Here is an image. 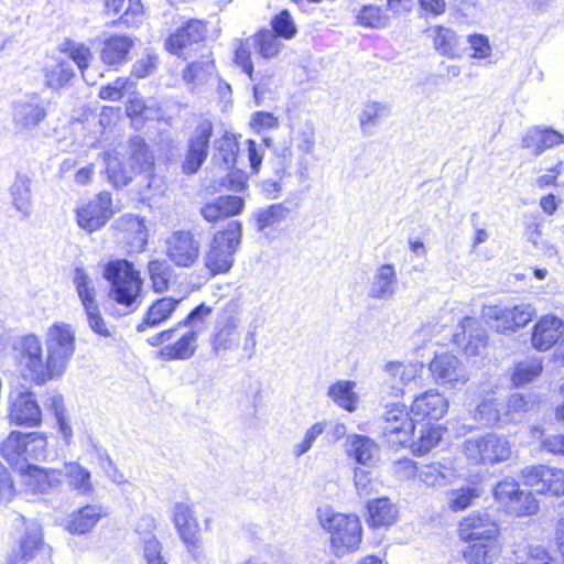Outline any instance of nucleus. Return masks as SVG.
<instances>
[{
    "instance_id": "f257e3e1",
    "label": "nucleus",
    "mask_w": 564,
    "mask_h": 564,
    "mask_svg": "<svg viewBox=\"0 0 564 564\" xmlns=\"http://www.w3.org/2000/svg\"><path fill=\"white\" fill-rule=\"evenodd\" d=\"M105 279L110 283V297L126 307L124 314L135 312L143 301V281L134 265L123 259L113 260L105 265Z\"/></svg>"
},
{
    "instance_id": "f03ea898",
    "label": "nucleus",
    "mask_w": 564,
    "mask_h": 564,
    "mask_svg": "<svg viewBox=\"0 0 564 564\" xmlns=\"http://www.w3.org/2000/svg\"><path fill=\"white\" fill-rule=\"evenodd\" d=\"M317 512L322 528L330 534V547L337 557L359 547L362 528L356 514H344L329 508L318 509Z\"/></svg>"
},
{
    "instance_id": "7ed1b4c3",
    "label": "nucleus",
    "mask_w": 564,
    "mask_h": 564,
    "mask_svg": "<svg viewBox=\"0 0 564 564\" xmlns=\"http://www.w3.org/2000/svg\"><path fill=\"white\" fill-rule=\"evenodd\" d=\"M242 236L241 224L230 220L223 230H218L204 256V264L210 276L230 271L235 262Z\"/></svg>"
},
{
    "instance_id": "20e7f679",
    "label": "nucleus",
    "mask_w": 564,
    "mask_h": 564,
    "mask_svg": "<svg viewBox=\"0 0 564 564\" xmlns=\"http://www.w3.org/2000/svg\"><path fill=\"white\" fill-rule=\"evenodd\" d=\"M104 160L109 180L118 187L126 186L137 173H150L154 165V155L140 137H134L129 141V167L122 166L117 156L108 153H105Z\"/></svg>"
},
{
    "instance_id": "39448f33",
    "label": "nucleus",
    "mask_w": 564,
    "mask_h": 564,
    "mask_svg": "<svg viewBox=\"0 0 564 564\" xmlns=\"http://www.w3.org/2000/svg\"><path fill=\"white\" fill-rule=\"evenodd\" d=\"M1 456L11 465L21 469L30 460H42L47 456V440L45 435L36 432L22 433L12 431L2 441Z\"/></svg>"
},
{
    "instance_id": "423d86ee",
    "label": "nucleus",
    "mask_w": 564,
    "mask_h": 564,
    "mask_svg": "<svg viewBox=\"0 0 564 564\" xmlns=\"http://www.w3.org/2000/svg\"><path fill=\"white\" fill-rule=\"evenodd\" d=\"M463 453L473 465H492L509 459L512 446L503 435L485 433L466 438L463 443Z\"/></svg>"
},
{
    "instance_id": "0eeeda50",
    "label": "nucleus",
    "mask_w": 564,
    "mask_h": 564,
    "mask_svg": "<svg viewBox=\"0 0 564 564\" xmlns=\"http://www.w3.org/2000/svg\"><path fill=\"white\" fill-rule=\"evenodd\" d=\"M46 350L54 379L62 376L75 351V332L70 324H53L46 334Z\"/></svg>"
},
{
    "instance_id": "6e6552de",
    "label": "nucleus",
    "mask_w": 564,
    "mask_h": 564,
    "mask_svg": "<svg viewBox=\"0 0 564 564\" xmlns=\"http://www.w3.org/2000/svg\"><path fill=\"white\" fill-rule=\"evenodd\" d=\"M73 282L84 308L89 328L101 337H110L112 333L101 315L99 304L96 299L97 290L94 281L88 276L83 268H76Z\"/></svg>"
},
{
    "instance_id": "1a4fd4ad",
    "label": "nucleus",
    "mask_w": 564,
    "mask_h": 564,
    "mask_svg": "<svg viewBox=\"0 0 564 564\" xmlns=\"http://www.w3.org/2000/svg\"><path fill=\"white\" fill-rule=\"evenodd\" d=\"M534 315L535 310L527 303L512 307L490 305L482 308L484 319L498 333L516 332L529 324Z\"/></svg>"
},
{
    "instance_id": "9d476101",
    "label": "nucleus",
    "mask_w": 564,
    "mask_h": 564,
    "mask_svg": "<svg viewBox=\"0 0 564 564\" xmlns=\"http://www.w3.org/2000/svg\"><path fill=\"white\" fill-rule=\"evenodd\" d=\"M20 350L19 360L21 366L28 371V376L36 384H44L54 379L51 371L50 360L43 359L42 344L35 335L23 336L18 343Z\"/></svg>"
},
{
    "instance_id": "9b49d317",
    "label": "nucleus",
    "mask_w": 564,
    "mask_h": 564,
    "mask_svg": "<svg viewBox=\"0 0 564 564\" xmlns=\"http://www.w3.org/2000/svg\"><path fill=\"white\" fill-rule=\"evenodd\" d=\"M381 429L387 443L394 448L405 446L415 435L413 420L410 419L406 408L400 403L387 405Z\"/></svg>"
},
{
    "instance_id": "f8f14e48",
    "label": "nucleus",
    "mask_w": 564,
    "mask_h": 564,
    "mask_svg": "<svg viewBox=\"0 0 564 564\" xmlns=\"http://www.w3.org/2000/svg\"><path fill=\"white\" fill-rule=\"evenodd\" d=\"M167 259L178 268L193 267L200 253V241L189 230H176L164 240Z\"/></svg>"
},
{
    "instance_id": "ddd939ff",
    "label": "nucleus",
    "mask_w": 564,
    "mask_h": 564,
    "mask_svg": "<svg viewBox=\"0 0 564 564\" xmlns=\"http://www.w3.org/2000/svg\"><path fill=\"white\" fill-rule=\"evenodd\" d=\"M207 28L202 20L189 19L165 40V48L177 57H191L194 46L206 39Z\"/></svg>"
},
{
    "instance_id": "4468645a",
    "label": "nucleus",
    "mask_w": 564,
    "mask_h": 564,
    "mask_svg": "<svg viewBox=\"0 0 564 564\" xmlns=\"http://www.w3.org/2000/svg\"><path fill=\"white\" fill-rule=\"evenodd\" d=\"M520 476L524 485L535 488L540 494L556 497L564 495V469L546 465L527 466Z\"/></svg>"
},
{
    "instance_id": "2eb2a0df",
    "label": "nucleus",
    "mask_w": 564,
    "mask_h": 564,
    "mask_svg": "<svg viewBox=\"0 0 564 564\" xmlns=\"http://www.w3.org/2000/svg\"><path fill=\"white\" fill-rule=\"evenodd\" d=\"M212 135L213 123L207 119L199 121L187 141V150L182 164L185 174L197 173L206 161Z\"/></svg>"
},
{
    "instance_id": "dca6fc26",
    "label": "nucleus",
    "mask_w": 564,
    "mask_h": 564,
    "mask_svg": "<svg viewBox=\"0 0 564 564\" xmlns=\"http://www.w3.org/2000/svg\"><path fill=\"white\" fill-rule=\"evenodd\" d=\"M429 369L437 384L456 389L469 380L464 364L452 354L436 355L430 362Z\"/></svg>"
},
{
    "instance_id": "f3484780",
    "label": "nucleus",
    "mask_w": 564,
    "mask_h": 564,
    "mask_svg": "<svg viewBox=\"0 0 564 564\" xmlns=\"http://www.w3.org/2000/svg\"><path fill=\"white\" fill-rule=\"evenodd\" d=\"M113 216L110 193L101 192L98 196L76 209L78 226L87 232L99 230Z\"/></svg>"
},
{
    "instance_id": "a211bd4d",
    "label": "nucleus",
    "mask_w": 564,
    "mask_h": 564,
    "mask_svg": "<svg viewBox=\"0 0 564 564\" xmlns=\"http://www.w3.org/2000/svg\"><path fill=\"white\" fill-rule=\"evenodd\" d=\"M172 521L187 551L194 554L199 550L203 540L199 534V523L192 507L185 502H176L173 506Z\"/></svg>"
},
{
    "instance_id": "6ab92c4d",
    "label": "nucleus",
    "mask_w": 564,
    "mask_h": 564,
    "mask_svg": "<svg viewBox=\"0 0 564 564\" xmlns=\"http://www.w3.org/2000/svg\"><path fill=\"white\" fill-rule=\"evenodd\" d=\"M9 422L17 426L35 427L42 422L41 408L30 391H22L10 398Z\"/></svg>"
},
{
    "instance_id": "aec40b11",
    "label": "nucleus",
    "mask_w": 564,
    "mask_h": 564,
    "mask_svg": "<svg viewBox=\"0 0 564 564\" xmlns=\"http://www.w3.org/2000/svg\"><path fill=\"white\" fill-rule=\"evenodd\" d=\"M46 116L44 102L37 96L19 100L13 105V124L18 132L34 131Z\"/></svg>"
},
{
    "instance_id": "412c9836",
    "label": "nucleus",
    "mask_w": 564,
    "mask_h": 564,
    "mask_svg": "<svg viewBox=\"0 0 564 564\" xmlns=\"http://www.w3.org/2000/svg\"><path fill=\"white\" fill-rule=\"evenodd\" d=\"M498 534L496 520L485 511L474 512L459 524V535L463 540L497 539Z\"/></svg>"
},
{
    "instance_id": "4be33fe9",
    "label": "nucleus",
    "mask_w": 564,
    "mask_h": 564,
    "mask_svg": "<svg viewBox=\"0 0 564 564\" xmlns=\"http://www.w3.org/2000/svg\"><path fill=\"white\" fill-rule=\"evenodd\" d=\"M42 543V530L36 522H30L19 539L17 547L8 555V564H25L31 561Z\"/></svg>"
},
{
    "instance_id": "5701e85b",
    "label": "nucleus",
    "mask_w": 564,
    "mask_h": 564,
    "mask_svg": "<svg viewBox=\"0 0 564 564\" xmlns=\"http://www.w3.org/2000/svg\"><path fill=\"white\" fill-rule=\"evenodd\" d=\"M239 326V318L226 307L219 315V321L216 326L215 335L212 339L213 350L216 354L227 351L237 346V328Z\"/></svg>"
},
{
    "instance_id": "b1692460",
    "label": "nucleus",
    "mask_w": 564,
    "mask_h": 564,
    "mask_svg": "<svg viewBox=\"0 0 564 564\" xmlns=\"http://www.w3.org/2000/svg\"><path fill=\"white\" fill-rule=\"evenodd\" d=\"M564 332L563 322L554 315L543 316L534 326L532 345L540 351L550 349Z\"/></svg>"
},
{
    "instance_id": "393cba45",
    "label": "nucleus",
    "mask_w": 564,
    "mask_h": 564,
    "mask_svg": "<svg viewBox=\"0 0 564 564\" xmlns=\"http://www.w3.org/2000/svg\"><path fill=\"white\" fill-rule=\"evenodd\" d=\"M448 409L446 398L435 390H430L416 397L411 405V412L421 419L440 420Z\"/></svg>"
},
{
    "instance_id": "a878e982",
    "label": "nucleus",
    "mask_w": 564,
    "mask_h": 564,
    "mask_svg": "<svg viewBox=\"0 0 564 564\" xmlns=\"http://www.w3.org/2000/svg\"><path fill=\"white\" fill-rule=\"evenodd\" d=\"M116 225L123 232V239L133 250H144L148 242V230L143 218L132 214H124L117 219Z\"/></svg>"
},
{
    "instance_id": "bb28decb",
    "label": "nucleus",
    "mask_w": 564,
    "mask_h": 564,
    "mask_svg": "<svg viewBox=\"0 0 564 564\" xmlns=\"http://www.w3.org/2000/svg\"><path fill=\"white\" fill-rule=\"evenodd\" d=\"M474 318L465 317L460 323L462 333L454 334V343L468 356L480 354L486 345L484 332L476 327Z\"/></svg>"
},
{
    "instance_id": "cd10ccee",
    "label": "nucleus",
    "mask_w": 564,
    "mask_h": 564,
    "mask_svg": "<svg viewBox=\"0 0 564 564\" xmlns=\"http://www.w3.org/2000/svg\"><path fill=\"white\" fill-rule=\"evenodd\" d=\"M558 143H564L563 134L553 129L541 127L529 129L522 139V147L531 150L535 156H540L545 150Z\"/></svg>"
},
{
    "instance_id": "c85d7f7f",
    "label": "nucleus",
    "mask_w": 564,
    "mask_h": 564,
    "mask_svg": "<svg viewBox=\"0 0 564 564\" xmlns=\"http://www.w3.org/2000/svg\"><path fill=\"white\" fill-rule=\"evenodd\" d=\"M197 330H187L173 344L164 345L158 351V358L161 360H188L197 349Z\"/></svg>"
},
{
    "instance_id": "c756f323",
    "label": "nucleus",
    "mask_w": 564,
    "mask_h": 564,
    "mask_svg": "<svg viewBox=\"0 0 564 564\" xmlns=\"http://www.w3.org/2000/svg\"><path fill=\"white\" fill-rule=\"evenodd\" d=\"M181 302L182 300L173 297H162L153 302L141 323L137 325V332L142 333L148 327H158L167 321Z\"/></svg>"
},
{
    "instance_id": "7c9ffc66",
    "label": "nucleus",
    "mask_w": 564,
    "mask_h": 564,
    "mask_svg": "<svg viewBox=\"0 0 564 564\" xmlns=\"http://www.w3.org/2000/svg\"><path fill=\"white\" fill-rule=\"evenodd\" d=\"M105 516L99 505H87L68 516L66 528L73 534H85L93 530Z\"/></svg>"
},
{
    "instance_id": "2f4dec72",
    "label": "nucleus",
    "mask_w": 564,
    "mask_h": 564,
    "mask_svg": "<svg viewBox=\"0 0 564 564\" xmlns=\"http://www.w3.org/2000/svg\"><path fill=\"white\" fill-rule=\"evenodd\" d=\"M471 544L464 551V557L473 564H492L501 553L498 539L470 540Z\"/></svg>"
},
{
    "instance_id": "473e14b6",
    "label": "nucleus",
    "mask_w": 564,
    "mask_h": 564,
    "mask_svg": "<svg viewBox=\"0 0 564 564\" xmlns=\"http://www.w3.org/2000/svg\"><path fill=\"white\" fill-rule=\"evenodd\" d=\"M422 366L416 364H389L387 372L392 378V393L394 395L403 394L404 388L411 384L416 386V381L421 379Z\"/></svg>"
},
{
    "instance_id": "72a5a7b5",
    "label": "nucleus",
    "mask_w": 564,
    "mask_h": 564,
    "mask_svg": "<svg viewBox=\"0 0 564 564\" xmlns=\"http://www.w3.org/2000/svg\"><path fill=\"white\" fill-rule=\"evenodd\" d=\"M68 486L79 495L88 496L94 492L90 471L76 462L65 463L59 469Z\"/></svg>"
},
{
    "instance_id": "f704fd0d",
    "label": "nucleus",
    "mask_w": 564,
    "mask_h": 564,
    "mask_svg": "<svg viewBox=\"0 0 564 564\" xmlns=\"http://www.w3.org/2000/svg\"><path fill=\"white\" fill-rule=\"evenodd\" d=\"M215 64L210 58L188 64L183 70V79L191 91H198L213 78L215 74Z\"/></svg>"
},
{
    "instance_id": "c9c22d12",
    "label": "nucleus",
    "mask_w": 564,
    "mask_h": 564,
    "mask_svg": "<svg viewBox=\"0 0 564 564\" xmlns=\"http://www.w3.org/2000/svg\"><path fill=\"white\" fill-rule=\"evenodd\" d=\"M25 484L34 492H47L61 485L59 469H43L28 464Z\"/></svg>"
},
{
    "instance_id": "e433bc0d",
    "label": "nucleus",
    "mask_w": 564,
    "mask_h": 564,
    "mask_svg": "<svg viewBox=\"0 0 564 564\" xmlns=\"http://www.w3.org/2000/svg\"><path fill=\"white\" fill-rule=\"evenodd\" d=\"M31 181L25 175L18 174L10 187L11 204L21 215V219H28L32 214Z\"/></svg>"
},
{
    "instance_id": "4c0bfd02",
    "label": "nucleus",
    "mask_w": 564,
    "mask_h": 564,
    "mask_svg": "<svg viewBox=\"0 0 564 564\" xmlns=\"http://www.w3.org/2000/svg\"><path fill=\"white\" fill-rule=\"evenodd\" d=\"M397 284V273L391 264H382L376 271L370 289L369 296L376 300L391 297L394 294Z\"/></svg>"
},
{
    "instance_id": "58836bf2",
    "label": "nucleus",
    "mask_w": 564,
    "mask_h": 564,
    "mask_svg": "<svg viewBox=\"0 0 564 564\" xmlns=\"http://www.w3.org/2000/svg\"><path fill=\"white\" fill-rule=\"evenodd\" d=\"M370 527H389L398 519V509L389 498H378L370 500L367 505Z\"/></svg>"
},
{
    "instance_id": "ea45409f",
    "label": "nucleus",
    "mask_w": 564,
    "mask_h": 564,
    "mask_svg": "<svg viewBox=\"0 0 564 564\" xmlns=\"http://www.w3.org/2000/svg\"><path fill=\"white\" fill-rule=\"evenodd\" d=\"M416 476L426 486H446L456 478V471L440 462L416 467Z\"/></svg>"
},
{
    "instance_id": "a19ab883",
    "label": "nucleus",
    "mask_w": 564,
    "mask_h": 564,
    "mask_svg": "<svg viewBox=\"0 0 564 564\" xmlns=\"http://www.w3.org/2000/svg\"><path fill=\"white\" fill-rule=\"evenodd\" d=\"M131 47V39L127 36H111L104 43L100 53L101 61L107 65L120 64L126 59Z\"/></svg>"
},
{
    "instance_id": "79ce46f5",
    "label": "nucleus",
    "mask_w": 564,
    "mask_h": 564,
    "mask_svg": "<svg viewBox=\"0 0 564 564\" xmlns=\"http://www.w3.org/2000/svg\"><path fill=\"white\" fill-rule=\"evenodd\" d=\"M251 41L257 47L259 55L267 59L276 57L283 47L281 39L278 37L276 34H273L271 30L267 29L256 33Z\"/></svg>"
},
{
    "instance_id": "37998d69",
    "label": "nucleus",
    "mask_w": 564,
    "mask_h": 564,
    "mask_svg": "<svg viewBox=\"0 0 564 564\" xmlns=\"http://www.w3.org/2000/svg\"><path fill=\"white\" fill-rule=\"evenodd\" d=\"M347 452L357 463L367 465L378 453V446L367 436L355 435L349 442Z\"/></svg>"
},
{
    "instance_id": "c03bdc74",
    "label": "nucleus",
    "mask_w": 564,
    "mask_h": 564,
    "mask_svg": "<svg viewBox=\"0 0 564 564\" xmlns=\"http://www.w3.org/2000/svg\"><path fill=\"white\" fill-rule=\"evenodd\" d=\"M447 505L452 511H463L480 497V490L475 486H463L446 492Z\"/></svg>"
},
{
    "instance_id": "a18cd8bd",
    "label": "nucleus",
    "mask_w": 564,
    "mask_h": 564,
    "mask_svg": "<svg viewBox=\"0 0 564 564\" xmlns=\"http://www.w3.org/2000/svg\"><path fill=\"white\" fill-rule=\"evenodd\" d=\"M148 272L155 292L162 293L169 289L173 269L165 260L154 259L148 263Z\"/></svg>"
},
{
    "instance_id": "49530a36",
    "label": "nucleus",
    "mask_w": 564,
    "mask_h": 564,
    "mask_svg": "<svg viewBox=\"0 0 564 564\" xmlns=\"http://www.w3.org/2000/svg\"><path fill=\"white\" fill-rule=\"evenodd\" d=\"M354 386L355 383L350 381H337L330 386L328 395L338 406L352 412L358 400L357 394L352 390Z\"/></svg>"
},
{
    "instance_id": "de8ad7c7",
    "label": "nucleus",
    "mask_w": 564,
    "mask_h": 564,
    "mask_svg": "<svg viewBox=\"0 0 564 564\" xmlns=\"http://www.w3.org/2000/svg\"><path fill=\"white\" fill-rule=\"evenodd\" d=\"M290 209L282 203H276L267 208L259 209L256 214L258 230L262 231L268 227H272L282 223L289 215Z\"/></svg>"
},
{
    "instance_id": "09e8293b",
    "label": "nucleus",
    "mask_w": 564,
    "mask_h": 564,
    "mask_svg": "<svg viewBox=\"0 0 564 564\" xmlns=\"http://www.w3.org/2000/svg\"><path fill=\"white\" fill-rule=\"evenodd\" d=\"M434 45L438 53L448 57H456L459 53V40L451 29L437 26L435 29Z\"/></svg>"
},
{
    "instance_id": "8fccbe9b",
    "label": "nucleus",
    "mask_w": 564,
    "mask_h": 564,
    "mask_svg": "<svg viewBox=\"0 0 564 564\" xmlns=\"http://www.w3.org/2000/svg\"><path fill=\"white\" fill-rule=\"evenodd\" d=\"M74 72L69 62L61 61L45 69V84L47 87L58 89L66 85Z\"/></svg>"
},
{
    "instance_id": "3c124183",
    "label": "nucleus",
    "mask_w": 564,
    "mask_h": 564,
    "mask_svg": "<svg viewBox=\"0 0 564 564\" xmlns=\"http://www.w3.org/2000/svg\"><path fill=\"white\" fill-rule=\"evenodd\" d=\"M506 511L516 517L532 516L539 511V502L531 491L521 490Z\"/></svg>"
},
{
    "instance_id": "603ef678",
    "label": "nucleus",
    "mask_w": 564,
    "mask_h": 564,
    "mask_svg": "<svg viewBox=\"0 0 564 564\" xmlns=\"http://www.w3.org/2000/svg\"><path fill=\"white\" fill-rule=\"evenodd\" d=\"M357 24L365 28L382 29L388 25V17L378 6H364L356 15Z\"/></svg>"
},
{
    "instance_id": "864d4df0",
    "label": "nucleus",
    "mask_w": 564,
    "mask_h": 564,
    "mask_svg": "<svg viewBox=\"0 0 564 564\" xmlns=\"http://www.w3.org/2000/svg\"><path fill=\"white\" fill-rule=\"evenodd\" d=\"M413 437L414 435L406 445L411 446L413 453L424 455L437 445L441 440V432L436 427H424L422 425L417 440H413Z\"/></svg>"
},
{
    "instance_id": "5fc2aeb1",
    "label": "nucleus",
    "mask_w": 564,
    "mask_h": 564,
    "mask_svg": "<svg viewBox=\"0 0 564 564\" xmlns=\"http://www.w3.org/2000/svg\"><path fill=\"white\" fill-rule=\"evenodd\" d=\"M498 405L495 399L484 400L475 409L473 413L474 420L485 426L497 424L502 420Z\"/></svg>"
},
{
    "instance_id": "6e6d98bb",
    "label": "nucleus",
    "mask_w": 564,
    "mask_h": 564,
    "mask_svg": "<svg viewBox=\"0 0 564 564\" xmlns=\"http://www.w3.org/2000/svg\"><path fill=\"white\" fill-rule=\"evenodd\" d=\"M272 33L282 40H292L296 33V24L288 10H282L271 20Z\"/></svg>"
},
{
    "instance_id": "4d7b16f0",
    "label": "nucleus",
    "mask_w": 564,
    "mask_h": 564,
    "mask_svg": "<svg viewBox=\"0 0 564 564\" xmlns=\"http://www.w3.org/2000/svg\"><path fill=\"white\" fill-rule=\"evenodd\" d=\"M534 401L521 393H513L507 401L505 421H514L534 408Z\"/></svg>"
},
{
    "instance_id": "13d9d810",
    "label": "nucleus",
    "mask_w": 564,
    "mask_h": 564,
    "mask_svg": "<svg viewBox=\"0 0 564 564\" xmlns=\"http://www.w3.org/2000/svg\"><path fill=\"white\" fill-rule=\"evenodd\" d=\"M68 57L77 65L82 72L83 78L89 82L88 66L93 58L90 50L84 44L70 43L66 48Z\"/></svg>"
},
{
    "instance_id": "bf43d9fd",
    "label": "nucleus",
    "mask_w": 564,
    "mask_h": 564,
    "mask_svg": "<svg viewBox=\"0 0 564 564\" xmlns=\"http://www.w3.org/2000/svg\"><path fill=\"white\" fill-rule=\"evenodd\" d=\"M542 371L541 362L528 360L519 362L512 373V381L516 386H522L532 381Z\"/></svg>"
},
{
    "instance_id": "052dcab7",
    "label": "nucleus",
    "mask_w": 564,
    "mask_h": 564,
    "mask_svg": "<svg viewBox=\"0 0 564 564\" xmlns=\"http://www.w3.org/2000/svg\"><path fill=\"white\" fill-rule=\"evenodd\" d=\"M210 306L202 303L196 306L185 318L177 323V327H189L188 330H197L198 335L204 329L205 319L212 314Z\"/></svg>"
},
{
    "instance_id": "680f3d73",
    "label": "nucleus",
    "mask_w": 564,
    "mask_h": 564,
    "mask_svg": "<svg viewBox=\"0 0 564 564\" xmlns=\"http://www.w3.org/2000/svg\"><path fill=\"white\" fill-rule=\"evenodd\" d=\"M520 491L519 484L514 479L507 478L497 484L494 495L495 499L507 509Z\"/></svg>"
},
{
    "instance_id": "e2e57ef3",
    "label": "nucleus",
    "mask_w": 564,
    "mask_h": 564,
    "mask_svg": "<svg viewBox=\"0 0 564 564\" xmlns=\"http://www.w3.org/2000/svg\"><path fill=\"white\" fill-rule=\"evenodd\" d=\"M251 39L239 40L238 46L235 53V63L242 68V70L249 76L251 80L253 79V64L251 61Z\"/></svg>"
},
{
    "instance_id": "0e129e2a",
    "label": "nucleus",
    "mask_w": 564,
    "mask_h": 564,
    "mask_svg": "<svg viewBox=\"0 0 564 564\" xmlns=\"http://www.w3.org/2000/svg\"><path fill=\"white\" fill-rule=\"evenodd\" d=\"M143 13V7L140 0H128L127 8L120 15L118 21H113L111 25H124L128 28L135 26Z\"/></svg>"
},
{
    "instance_id": "69168bd1",
    "label": "nucleus",
    "mask_w": 564,
    "mask_h": 564,
    "mask_svg": "<svg viewBox=\"0 0 564 564\" xmlns=\"http://www.w3.org/2000/svg\"><path fill=\"white\" fill-rule=\"evenodd\" d=\"M326 423L325 422H317L313 424L305 433L304 438L301 443L294 445L293 447V455L295 457H301L305 453H307L316 438L323 434L325 431Z\"/></svg>"
},
{
    "instance_id": "338daca9",
    "label": "nucleus",
    "mask_w": 564,
    "mask_h": 564,
    "mask_svg": "<svg viewBox=\"0 0 564 564\" xmlns=\"http://www.w3.org/2000/svg\"><path fill=\"white\" fill-rule=\"evenodd\" d=\"M388 113L389 108L384 104L377 101L367 104L359 117L362 130L369 124H375L378 118L388 116Z\"/></svg>"
},
{
    "instance_id": "774afa93",
    "label": "nucleus",
    "mask_w": 564,
    "mask_h": 564,
    "mask_svg": "<svg viewBox=\"0 0 564 564\" xmlns=\"http://www.w3.org/2000/svg\"><path fill=\"white\" fill-rule=\"evenodd\" d=\"M354 482L357 494L360 497H367L375 492L377 484L371 476V473L364 468H356L354 475Z\"/></svg>"
}]
</instances>
